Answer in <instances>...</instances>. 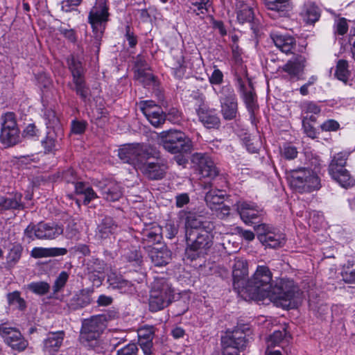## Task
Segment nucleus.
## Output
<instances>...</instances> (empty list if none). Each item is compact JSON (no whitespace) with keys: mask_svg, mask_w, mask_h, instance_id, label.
Returning a JSON list of instances; mask_svg holds the SVG:
<instances>
[{"mask_svg":"<svg viewBox=\"0 0 355 355\" xmlns=\"http://www.w3.org/2000/svg\"><path fill=\"white\" fill-rule=\"evenodd\" d=\"M270 35L275 46L282 52L286 54L293 53V49L296 46V40L293 36L282 34L274 30L270 32Z\"/></svg>","mask_w":355,"mask_h":355,"instance_id":"obj_17","label":"nucleus"},{"mask_svg":"<svg viewBox=\"0 0 355 355\" xmlns=\"http://www.w3.org/2000/svg\"><path fill=\"white\" fill-rule=\"evenodd\" d=\"M100 336L101 335H96L95 333L81 329L79 340L81 344L85 347L98 351L100 347Z\"/></svg>","mask_w":355,"mask_h":355,"instance_id":"obj_32","label":"nucleus"},{"mask_svg":"<svg viewBox=\"0 0 355 355\" xmlns=\"http://www.w3.org/2000/svg\"><path fill=\"white\" fill-rule=\"evenodd\" d=\"M75 191L78 195L84 196L83 203L85 205L98 198L97 194L92 187L81 182L75 183Z\"/></svg>","mask_w":355,"mask_h":355,"instance_id":"obj_37","label":"nucleus"},{"mask_svg":"<svg viewBox=\"0 0 355 355\" xmlns=\"http://www.w3.org/2000/svg\"><path fill=\"white\" fill-rule=\"evenodd\" d=\"M335 75L338 79L343 82L347 80L349 71L348 70V63L346 60H340L338 62Z\"/></svg>","mask_w":355,"mask_h":355,"instance_id":"obj_49","label":"nucleus"},{"mask_svg":"<svg viewBox=\"0 0 355 355\" xmlns=\"http://www.w3.org/2000/svg\"><path fill=\"white\" fill-rule=\"evenodd\" d=\"M22 195L16 193L9 197L0 196V212L9 209H23Z\"/></svg>","mask_w":355,"mask_h":355,"instance_id":"obj_30","label":"nucleus"},{"mask_svg":"<svg viewBox=\"0 0 355 355\" xmlns=\"http://www.w3.org/2000/svg\"><path fill=\"white\" fill-rule=\"evenodd\" d=\"M62 226L54 222H40L37 225H29L24 231L25 236L31 240H53L62 234Z\"/></svg>","mask_w":355,"mask_h":355,"instance_id":"obj_8","label":"nucleus"},{"mask_svg":"<svg viewBox=\"0 0 355 355\" xmlns=\"http://www.w3.org/2000/svg\"><path fill=\"white\" fill-rule=\"evenodd\" d=\"M235 80L238 84V86L240 89H246L248 86L251 89H253V85L252 81L245 75H238L236 73Z\"/></svg>","mask_w":355,"mask_h":355,"instance_id":"obj_60","label":"nucleus"},{"mask_svg":"<svg viewBox=\"0 0 355 355\" xmlns=\"http://www.w3.org/2000/svg\"><path fill=\"white\" fill-rule=\"evenodd\" d=\"M139 349L136 344L129 343L117 350L116 355H137Z\"/></svg>","mask_w":355,"mask_h":355,"instance_id":"obj_57","label":"nucleus"},{"mask_svg":"<svg viewBox=\"0 0 355 355\" xmlns=\"http://www.w3.org/2000/svg\"><path fill=\"white\" fill-rule=\"evenodd\" d=\"M99 188L103 198L107 201L118 200L122 196V191L120 185L114 182L99 184Z\"/></svg>","mask_w":355,"mask_h":355,"instance_id":"obj_25","label":"nucleus"},{"mask_svg":"<svg viewBox=\"0 0 355 355\" xmlns=\"http://www.w3.org/2000/svg\"><path fill=\"white\" fill-rule=\"evenodd\" d=\"M191 8L196 15L203 18L209 12L211 8V2L210 0H191Z\"/></svg>","mask_w":355,"mask_h":355,"instance_id":"obj_42","label":"nucleus"},{"mask_svg":"<svg viewBox=\"0 0 355 355\" xmlns=\"http://www.w3.org/2000/svg\"><path fill=\"white\" fill-rule=\"evenodd\" d=\"M243 100L250 113V119L254 121L255 112L259 110L257 94L254 90H243Z\"/></svg>","mask_w":355,"mask_h":355,"instance_id":"obj_36","label":"nucleus"},{"mask_svg":"<svg viewBox=\"0 0 355 355\" xmlns=\"http://www.w3.org/2000/svg\"><path fill=\"white\" fill-rule=\"evenodd\" d=\"M143 113L150 123L155 127H158L165 121V115L159 109L151 110L150 108H142Z\"/></svg>","mask_w":355,"mask_h":355,"instance_id":"obj_41","label":"nucleus"},{"mask_svg":"<svg viewBox=\"0 0 355 355\" xmlns=\"http://www.w3.org/2000/svg\"><path fill=\"white\" fill-rule=\"evenodd\" d=\"M250 333V330L246 324L236 327L230 334L223 338V345L236 351L243 350L249 341Z\"/></svg>","mask_w":355,"mask_h":355,"instance_id":"obj_11","label":"nucleus"},{"mask_svg":"<svg viewBox=\"0 0 355 355\" xmlns=\"http://www.w3.org/2000/svg\"><path fill=\"white\" fill-rule=\"evenodd\" d=\"M153 338H149V340L148 338L138 340L144 355L153 354Z\"/></svg>","mask_w":355,"mask_h":355,"instance_id":"obj_59","label":"nucleus"},{"mask_svg":"<svg viewBox=\"0 0 355 355\" xmlns=\"http://www.w3.org/2000/svg\"><path fill=\"white\" fill-rule=\"evenodd\" d=\"M329 174L343 187L347 188L354 185V180L346 168L338 171H333L332 173Z\"/></svg>","mask_w":355,"mask_h":355,"instance_id":"obj_40","label":"nucleus"},{"mask_svg":"<svg viewBox=\"0 0 355 355\" xmlns=\"http://www.w3.org/2000/svg\"><path fill=\"white\" fill-rule=\"evenodd\" d=\"M57 142L54 131H49L46 139L42 141V146L47 152H51L55 149Z\"/></svg>","mask_w":355,"mask_h":355,"instance_id":"obj_52","label":"nucleus"},{"mask_svg":"<svg viewBox=\"0 0 355 355\" xmlns=\"http://www.w3.org/2000/svg\"><path fill=\"white\" fill-rule=\"evenodd\" d=\"M91 302L90 298L87 295L81 293L76 295L70 300L69 306L72 310H77L85 307Z\"/></svg>","mask_w":355,"mask_h":355,"instance_id":"obj_44","label":"nucleus"},{"mask_svg":"<svg viewBox=\"0 0 355 355\" xmlns=\"http://www.w3.org/2000/svg\"><path fill=\"white\" fill-rule=\"evenodd\" d=\"M141 234L143 243L148 246L159 243L162 238V230L156 225L145 228Z\"/></svg>","mask_w":355,"mask_h":355,"instance_id":"obj_29","label":"nucleus"},{"mask_svg":"<svg viewBox=\"0 0 355 355\" xmlns=\"http://www.w3.org/2000/svg\"><path fill=\"white\" fill-rule=\"evenodd\" d=\"M259 241L266 247L277 248L282 247L285 243V237L283 234L275 232L274 228L265 223L254 227Z\"/></svg>","mask_w":355,"mask_h":355,"instance_id":"obj_10","label":"nucleus"},{"mask_svg":"<svg viewBox=\"0 0 355 355\" xmlns=\"http://www.w3.org/2000/svg\"><path fill=\"white\" fill-rule=\"evenodd\" d=\"M305 16L309 23H315L320 16L318 7L312 3H309L305 6Z\"/></svg>","mask_w":355,"mask_h":355,"instance_id":"obj_46","label":"nucleus"},{"mask_svg":"<svg viewBox=\"0 0 355 355\" xmlns=\"http://www.w3.org/2000/svg\"><path fill=\"white\" fill-rule=\"evenodd\" d=\"M0 336L5 343L14 350L21 352L28 346V342L24 338L21 332L16 328L8 327L6 324H0Z\"/></svg>","mask_w":355,"mask_h":355,"instance_id":"obj_12","label":"nucleus"},{"mask_svg":"<svg viewBox=\"0 0 355 355\" xmlns=\"http://www.w3.org/2000/svg\"><path fill=\"white\" fill-rule=\"evenodd\" d=\"M174 297V291L164 278L156 277L150 292L149 309L152 312L160 311L168 306Z\"/></svg>","mask_w":355,"mask_h":355,"instance_id":"obj_2","label":"nucleus"},{"mask_svg":"<svg viewBox=\"0 0 355 355\" xmlns=\"http://www.w3.org/2000/svg\"><path fill=\"white\" fill-rule=\"evenodd\" d=\"M339 127V123L334 119H329L321 125L322 130L324 131H336Z\"/></svg>","mask_w":355,"mask_h":355,"instance_id":"obj_64","label":"nucleus"},{"mask_svg":"<svg viewBox=\"0 0 355 355\" xmlns=\"http://www.w3.org/2000/svg\"><path fill=\"white\" fill-rule=\"evenodd\" d=\"M7 300L10 305L15 306L19 310L24 311L26 308V302L21 297L19 291L9 293L7 295Z\"/></svg>","mask_w":355,"mask_h":355,"instance_id":"obj_45","label":"nucleus"},{"mask_svg":"<svg viewBox=\"0 0 355 355\" xmlns=\"http://www.w3.org/2000/svg\"><path fill=\"white\" fill-rule=\"evenodd\" d=\"M166 162L157 159L155 162L143 161L139 170L151 180H159L164 178L167 170Z\"/></svg>","mask_w":355,"mask_h":355,"instance_id":"obj_15","label":"nucleus"},{"mask_svg":"<svg viewBox=\"0 0 355 355\" xmlns=\"http://www.w3.org/2000/svg\"><path fill=\"white\" fill-rule=\"evenodd\" d=\"M125 39L128 42V45L131 48H134L137 44V36L131 31L130 26L125 27Z\"/></svg>","mask_w":355,"mask_h":355,"instance_id":"obj_63","label":"nucleus"},{"mask_svg":"<svg viewBox=\"0 0 355 355\" xmlns=\"http://www.w3.org/2000/svg\"><path fill=\"white\" fill-rule=\"evenodd\" d=\"M135 79L144 86L157 87V82L150 72V68L146 59L139 55L137 56L133 67Z\"/></svg>","mask_w":355,"mask_h":355,"instance_id":"obj_13","label":"nucleus"},{"mask_svg":"<svg viewBox=\"0 0 355 355\" xmlns=\"http://www.w3.org/2000/svg\"><path fill=\"white\" fill-rule=\"evenodd\" d=\"M161 138L164 148L172 154L188 153L191 150V139L180 131H164L161 133Z\"/></svg>","mask_w":355,"mask_h":355,"instance_id":"obj_7","label":"nucleus"},{"mask_svg":"<svg viewBox=\"0 0 355 355\" xmlns=\"http://www.w3.org/2000/svg\"><path fill=\"white\" fill-rule=\"evenodd\" d=\"M158 153L152 148L139 144H125L118 150V156L124 163L138 169L143 161L156 157Z\"/></svg>","mask_w":355,"mask_h":355,"instance_id":"obj_3","label":"nucleus"},{"mask_svg":"<svg viewBox=\"0 0 355 355\" xmlns=\"http://www.w3.org/2000/svg\"><path fill=\"white\" fill-rule=\"evenodd\" d=\"M347 155L343 153H339L336 154L332 159L329 166V172L332 173L333 171H338L340 170L345 169Z\"/></svg>","mask_w":355,"mask_h":355,"instance_id":"obj_43","label":"nucleus"},{"mask_svg":"<svg viewBox=\"0 0 355 355\" xmlns=\"http://www.w3.org/2000/svg\"><path fill=\"white\" fill-rule=\"evenodd\" d=\"M68 278L69 275L67 272H61L55 279L54 285L53 286V292L57 293L60 291L65 286Z\"/></svg>","mask_w":355,"mask_h":355,"instance_id":"obj_54","label":"nucleus"},{"mask_svg":"<svg viewBox=\"0 0 355 355\" xmlns=\"http://www.w3.org/2000/svg\"><path fill=\"white\" fill-rule=\"evenodd\" d=\"M225 194L223 191L211 189L206 193L205 201L211 209H217L218 206L223 205Z\"/></svg>","mask_w":355,"mask_h":355,"instance_id":"obj_35","label":"nucleus"},{"mask_svg":"<svg viewBox=\"0 0 355 355\" xmlns=\"http://www.w3.org/2000/svg\"><path fill=\"white\" fill-rule=\"evenodd\" d=\"M82 1L83 0H63L61 2V9L65 12L76 10V8L81 3Z\"/></svg>","mask_w":355,"mask_h":355,"instance_id":"obj_55","label":"nucleus"},{"mask_svg":"<svg viewBox=\"0 0 355 355\" xmlns=\"http://www.w3.org/2000/svg\"><path fill=\"white\" fill-rule=\"evenodd\" d=\"M281 154L285 159H293L297 157V151L295 147L286 144L281 148Z\"/></svg>","mask_w":355,"mask_h":355,"instance_id":"obj_56","label":"nucleus"},{"mask_svg":"<svg viewBox=\"0 0 355 355\" xmlns=\"http://www.w3.org/2000/svg\"><path fill=\"white\" fill-rule=\"evenodd\" d=\"M268 10L284 16L291 8L290 0H263Z\"/></svg>","mask_w":355,"mask_h":355,"instance_id":"obj_33","label":"nucleus"},{"mask_svg":"<svg viewBox=\"0 0 355 355\" xmlns=\"http://www.w3.org/2000/svg\"><path fill=\"white\" fill-rule=\"evenodd\" d=\"M252 0H236V12L240 24L250 23L254 19Z\"/></svg>","mask_w":355,"mask_h":355,"instance_id":"obj_18","label":"nucleus"},{"mask_svg":"<svg viewBox=\"0 0 355 355\" xmlns=\"http://www.w3.org/2000/svg\"><path fill=\"white\" fill-rule=\"evenodd\" d=\"M1 129H19L17 125L15 114L13 112H7L1 116Z\"/></svg>","mask_w":355,"mask_h":355,"instance_id":"obj_50","label":"nucleus"},{"mask_svg":"<svg viewBox=\"0 0 355 355\" xmlns=\"http://www.w3.org/2000/svg\"><path fill=\"white\" fill-rule=\"evenodd\" d=\"M104 268V262L98 259L92 258L88 261L87 263V270L89 275V279L94 284H101Z\"/></svg>","mask_w":355,"mask_h":355,"instance_id":"obj_23","label":"nucleus"},{"mask_svg":"<svg viewBox=\"0 0 355 355\" xmlns=\"http://www.w3.org/2000/svg\"><path fill=\"white\" fill-rule=\"evenodd\" d=\"M105 317L103 315H93L83 320L81 329L101 335L105 328Z\"/></svg>","mask_w":355,"mask_h":355,"instance_id":"obj_24","label":"nucleus"},{"mask_svg":"<svg viewBox=\"0 0 355 355\" xmlns=\"http://www.w3.org/2000/svg\"><path fill=\"white\" fill-rule=\"evenodd\" d=\"M27 288L37 295H43L49 291L50 286L45 282H37L28 284Z\"/></svg>","mask_w":355,"mask_h":355,"instance_id":"obj_48","label":"nucleus"},{"mask_svg":"<svg viewBox=\"0 0 355 355\" xmlns=\"http://www.w3.org/2000/svg\"><path fill=\"white\" fill-rule=\"evenodd\" d=\"M191 162L198 167L202 177L214 178L218 171L212 159L205 154L196 153L192 155Z\"/></svg>","mask_w":355,"mask_h":355,"instance_id":"obj_14","label":"nucleus"},{"mask_svg":"<svg viewBox=\"0 0 355 355\" xmlns=\"http://www.w3.org/2000/svg\"><path fill=\"white\" fill-rule=\"evenodd\" d=\"M148 255L151 261L156 266H162L168 264L171 259V252L165 246L161 248H153L150 250Z\"/></svg>","mask_w":355,"mask_h":355,"instance_id":"obj_28","label":"nucleus"},{"mask_svg":"<svg viewBox=\"0 0 355 355\" xmlns=\"http://www.w3.org/2000/svg\"><path fill=\"white\" fill-rule=\"evenodd\" d=\"M305 62L304 56L297 55L294 59L288 60L283 66L282 69L291 77H296L302 71Z\"/></svg>","mask_w":355,"mask_h":355,"instance_id":"obj_31","label":"nucleus"},{"mask_svg":"<svg viewBox=\"0 0 355 355\" xmlns=\"http://www.w3.org/2000/svg\"><path fill=\"white\" fill-rule=\"evenodd\" d=\"M220 112L225 120H232L238 114V103L234 95L220 98Z\"/></svg>","mask_w":355,"mask_h":355,"instance_id":"obj_20","label":"nucleus"},{"mask_svg":"<svg viewBox=\"0 0 355 355\" xmlns=\"http://www.w3.org/2000/svg\"><path fill=\"white\" fill-rule=\"evenodd\" d=\"M118 225L111 217H105L98 225L95 236L98 240L110 239L117 230Z\"/></svg>","mask_w":355,"mask_h":355,"instance_id":"obj_21","label":"nucleus"},{"mask_svg":"<svg viewBox=\"0 0 355 355\" xmlns=\"http://www.w3.org/2000/svg\"><path fill=\"white\" fill-rule=\"evenodd\" d=\"M248 275V263L243 259H236L233 265L232 276L234 282L240 281Z\"/></svg>","mask_w":355,"mask_h":355,"instance_id":"obj_38","label":"nucleus"},{"mask_svg":"<svg viewBox=\"0 0 355 355\" xmlns=\"http://www.w3.org/2000/svg\"><path fill=\"white\" fill-rule=\"evenodd\" d=\"M284 337V333L281 331H275L267 339L268 348L274 347L279 345Z\"/></svg>","mask_w":355,"mask_h":355,"instance_id":"obj_53","label":"nucleus"},{"mask_svg":"<svg viewBox=\"0 0 355 355\" xmlns=\"http://www.w3.org/2000/svg\"><path fill=\"white\" fill-rule=\"evenodd\" d=\"M154 327L153 326H144L137 331L138 340L154 338Z\"/></svg>","mask_w":355,"mask_h":355,"instance_id":"obj_58","label":"nucleus"},{"mask_svg":"<svg viewBox=\"0 0 355 355\" xmlns=\"http://www.w3.org/2000/svg\"><path fill=\"white\" fill-rule=\"evenodd\" d=\"M273 284L272 273L266 266H258L248 281L246 290L252 298L262 300L268 297Z\"/></svg>","mask_w":355,"mask_h":355,"instance_id":"obj_1","label":"nucleus"},{"mask_svg":"<svg viewBox=\"0 0 355 355\" xmlns=\"http://www.w3.org/2000/svg\"><path fill=\"white\" fill-rule=\"evenodd\" d=\"M288 180L291 187L299 193H310L321 187L319 177L305 168L291 170L288 174Z\"/></svg>","mask_w":355,"mask_h":355,"instance_id":"obj_4","label":"nucleus"},{"mask_svg":"<svg viewBox=\"0 0 355 355\" xmlns=\"http://www.w3.org/2000/svg\"><path fill=\"white\" fill-rule=\"evenodd\" d=\"M64 335L63 331L49 332L44 340V350L49 353L58 352L62 344Z\"/></svg>","mask_w":355,"mask_h":355,"instance_id":"obj_27","label":"nucleus"},{"mask_svg":"<svg viewBox=\"0 0 355 355\" xmlns=\"http://www.w3.org/2000/svg\"><path fill=\"white\" fill-rule=\"evenodd\" d=\"M203 230H191L187 233L186 239L189 251H198L208 248L212 243L213 223H205Z\"/></svg>","mask_w":355,"mask_h":355,"instance_id":"obj_9","label":"nucleus"},{"mask_svg":"<svg viewBox=\"0 0 355 355\" xmlns=\"http://www.w3.org/2000/svg\"><path fill=\"white\" fill-rule=\"evenodd\" d=\"M202 212L198 214L196 211L182 210L179 212V217L185 220L186 234L191 230H203L205 223L211 221L204 220Z\"/></svg>","mask_w":355,"mask_h":355,"instance_id":"obj_16","label":"nucleus"},{"mask_svg":"<svg viewBox=\"0 0 355 355\" xmlns=\"http://www.w3.org/2000/svg\"><path fill=\"white\" fill-rule=\"evenodd\" d=\"M199 121L207 128L218 129L220 125V119L215 110L208 107H203L196 110Z\"/></svg>","mask_w":355,"mask_h":355,"instance_id":"obj_19","label":"nucleus"},{"mask_svg":"<svg viewBox=\"0 0 355 355\" xmlns=\"http://www.w3.org/2000/svg\"><path fill=\"white\" fill-rule=\"evenodd\" d=\"M109 8L105 0H96L88 15V22L92 26L95 43L99 44L109 21Z\"/></svg>","mask_w":355,"mask_h":355,"instance_id":"obj_6","label":"nucleus"},{"mask_svg":"<svg viewBox=\"0 0 355 355\" xmlns=\"http://www.w3.org/2000/svg\"><path fill=\"white\" fill-rule=\"evenodd\" d=\"M336 32L340 35H345L348 30L347 20L345 18L338 19L335 24Z\"/></svg>","mask_w":355,"mask_h":355,"instance_id":"obj_62","label":"nucleus"},{"mask_svg":"<svg viewBox=\"0 0 355 355\" xmlns=\"http://www.w3.org/2000/svg\"><path fill=\"white\" fill-rule=\"evenodd\" d=\"M270 291L268 297L279 303L284 308L291 309L295 306L298 288L293 281L284 279L277 280Z\"/></svg>","mask_w":355,"mask_h":355,"instance_id":"obj_5","label":"nucleus"},{"mask_svg":"<svg viewBox=\"0 0 355 355\" xmlns=\"http://www.w3.org/2000/svg\"><path fill=\"white\" fill-rule=\"evenodd\" d=\"M110 284L114 288H117L121 293H132L135 291V287L131 282L123 279H116L112 282Z\"/></svg>","mask_w":355,"mask_h":355,"instance_id":"obj_47","label":"nucleus"},{"mask_svg":"<svg viewBox=\"0 0 355 355\" xmlns=\"http://www.w3.org/2000/svg\"><path fill=\"white\" fill-rule=\"evenodd\" d=\"M22 252V248L19 245H14L7 256V263L10 266H15L20 259Z\"/></svg>","mask_w":355,"mask_h":355,"instance_id":"obj_51","label":"nucleus"},{"mask_svg":"<svg viewBox=\"0 0 355 355\" xmlns=\"http://www.w3.org/2000/svg\"><path fill=\"white\" fill-rule=\"evenodd\" d=\"M178 232V227L173 222H168L166 224L164 233L168 239L174 238Z\"/></svg>","mask_w":355,"mask_h":355,"instance_id":"obj_61","label":"nucleus"},{"mask_svg":"<svg viewBox=\"0 0 355 355\" xmlns=\"http://www.w3.org/2000/svg\"><path fill=\"white\" fill-rule=\"evenodd\" d=\"M236 207L241 219L245 223L251 222L252 220L257 218L260 214L259 207L252 202H238Z\"/></svg>","mask_w":355,"mask_h":355,"instance_id":"obj_22","label":"nucleus"},{"mask_svg":"<svg viewBox=\"0 0 355 355\" xmlns=\"http://www.w3.org/2000/svg\"><path fill=\"white\" fill-rule=\"evenodd\" d=\"M69 67L71 71L73 80L76 84L77 89H83V85L85 82L84 69L82 62L74 56L67 59Z\"/></svg>","mask_w":355,"mask_h":355,"instance_id":"obj_26","label":"nucleus"},{"mask_svg":"<svg viewBox=\"0 0 355 355\" xmlns=\"http://www.w3.org/2000/svg\"><path fill=\"white\" fill-rule=\"evenodd\" d=\"M67 253V250L64 248H34L31 252V255L34 258H42L49 257H57L64 255Z\"/></svg>","mask_w":355,"mask_h":355,"instance_id":"obj_34","label":"nucleus"},{"mask_svg":"<svg viewBox=\"0 0 355 355\" xmlns=\"http://www.w3.org/2000/svg\"><path fill=\"white\" fill-rule=\"evenodd\" d=\"M0 139L3 144L8 146L17 144L19 141V129H1Z\"/></svg>","mask_w":355,"mask_h":355,"instance_id":"obj_39","label":"nucleus"}]
</instances>
